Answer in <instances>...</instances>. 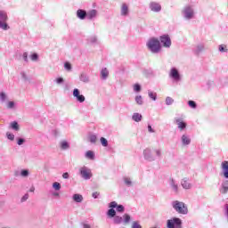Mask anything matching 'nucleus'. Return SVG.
<instances>
[{
    "label": "nucleus",
    "mask_w": 228,
    "mask_h": 228,
    "mask_svg": "<svg viewBox=\"0 0 228 228\" xmlns=\"http://www.w3.org/2000/svg\"><path fill=\"white\" fill-rule=\"evenodd\" d=\"M30 59L32 60V61H37V60H38V53H34L30 55Z\"/></svg>",
    "instance_id": "47"
},
{
    "label": "nucleus",
    "mask_w": 228,
    "mask_h": 228,
    "mask_svg": "<svg viewBox=\"0 0 228 228\" xmlns=\"http://www.w3.org/2000/svg\"><path fill=\"white\" fill-rule=\"evenodd\" d=\"M219 191L223 195L227 194V192H228V180L223 181V183L221 184V188L219 189Z\"/></svg>",
    "instance_id": "20"
},
{
    "label": "nucleus",
    "mask_w": 228,
    "mask_h": 228,
    "mask_svg": "<svg viewBox=\"0 0 228 228\" xmlns=\"http://www.w3.org/2000/svg\"><path fill=\"white\" fill-rule=\"evenodd\" d=\"M135 102L138 104V106H143V98L142 95L135 96Z\"/></svg>",
    "instance_id": "33"
},
{
    "label": "nucleus",
    "mask_w": 228,
    "mask_h": 228,
    "mask_svg": "<svg viewBox=\"0 0 228 228\" xmlns=\"http://www.w3.org/2000/svg\"><path fill=\"white\" fill-rule=\"evenodd\" d=\"M29 191L31 192V193H33V191H35V187H31L30 189H29Z\"/></svg>",
    "instance_id": "62"
},
{
    "label": "nucleus",
    "mask_w": 228,
    "mask_h": 228,
    "mask_svg": "<svg viewBox=\"0 0 228 228\" xmlns=\"http://www.w3.org/2000/svg\"><path fill=\"white\" fill-rule=\"evenodd\" d=\"M87 12L84 9H78L77 11V19H80V20H85V19H86L87 16Z\"/></svg>",
    "instance_id": "19"
},
{
    "label": "nucleus",
    "mask_w": 228,
    "mask_h": 228,
    "mask_svg": "<svg viewBox=\"0 0 228 228\" xmlns=\"http://www.w3.org/2000/svg\"><path fill=\"white\" fill-rule=\"evenodd\" d=\"M146 45L149 51H151V53H152L153 54H158V53L161 51V43L159 39L156 37L150 38L146 43Z\"/></svg>",
    "instance_id": "2"
},
{
    "label": "nucleus",
    "mask_w": 228,
    "mask_h": 228,
    "mask_svg": "<svg viewBox=\"0 0 228 228\" xmlns=\"http://www.w3.org/2000/svg\"><path fill=\"white\" fill-rule=\"evenodd\" d=\"M172 208L176 211V213H179V215H188V207L183 201H173Z\"/></svg>",
    "instance_id": "3"
},
{
    "label": "nucleus",
    "mask_w": 228,
    "mask_h": 228,
    "mask_svg": "<svg viewBox=\"0 0 228 228\" xmlns=\"http://www.w3.org/2000/svg\"><path fill=\"white\" fill-rule=\"evenodd\" d=\"M7 100H8V96L6 95V93L0 92V102H6Z\"/></svg>",
    "instance_id": "34"
},
{
    "label": "nucleus",
    "mask_w": 228,
    "mask_h": 228,
    "mask_svg": "<svg viewBox=\"0 0 228 228\" xmlns=\"http://www.w3.org/2000/svg\"><path fill=\"white\" fill-rule=\"evenodd\" d=\"M182 16L185 20H191L195 17V11L191 5H185L181 11Z\"/></svg>",
    "instance_id": "4"
},
{
    "label": "nucleus",
    "mask_w": 228,
    "mask_h": 228,
    "mask_svg": "<svg viewBox=\"0 0 228 228\" xmlns=\"http://www.w3.org/2000/svg\"><path fill=\"white\" fill-rule=\"evenodd\" d=\"M83 228H92V226H90V224H83Z\"/></svg>",
    "instance_id": "60"
},
{
    "label": "nucleus",
    "mask_w": 228,
    "mask_h": 228,
    "mask_svg": "<svg viewBox=\"0 0 228 228\" xmlns=\"http://www.w3.org/2000/svg\"><path fill=\"white\" fill-rule=\"evenodd\" d=\"M10 127L13 131H19L20 129V126H19V122H17V121L11 122Z\"/></svg>",
    "instance_id": "28"
},
{
    "label": "nucleus",
    "mask_w": 228,
    "mask_h": 228,
    "mask_svg": "<svg viewBox=\"0 0 228 228\" xmlns=\"http://www.w3.org/2000/svg\"><path fill=\"white\" fill-rule=\"evenodd\" d=\"M108 76H110V71L108 70L107 68H102L101 70V77L103 80L108 79Z\"/></svg>",
    "instance_id": "22"
},
{
    "label": "nucleus",
    "mask_w": 228,
    "mask_h": 228,
    "mask_svg": "<svg viewBox=\"0 0 228 228\" xmlns=\"http://www.w3.org/2000/svg\"><path fill=\"white\" fill-rule=\"evenodd\" d=\"M95 17H97V10L92 9L87 12L86 19L88 20H94V19H95Z\"/></svg>",
    "instance_id": "21"
},
{
    "label": "nucleus",
    "mask_w": 228,
    "mask_h": 228,
    "mask_svg": "<svg viewBox=\"0 0 228 228\" xmlns=\"http://www.w3.org/2000/svg\"><path fill=\"white\" fill-rule=\"evenodd\" d=\"M61 149L62 151H67L68 149H70V144H69V142L62 141L61 142Z\"/></svg>",
    "instance_id": "29"
},
{
    "label": "nucleus",
    "mask_w": 228,
    "mask_h": 228,
    "mask_svg": "<svg viewBox=\"0 0 228 228\" xmlns=\"http://www.w3.org/2000/svg\"><path fill=\"white\" fill-rule=\"evenodd\" d=\"M166 104H167V106H172V104H174V100H173V98L170 97V96H167V97L166 98Z\"/></svg>",
    "instance_id": "37"
},
{
    "label": "nucleus",
    "mask_w": 228,
    "mask_h": 228,
    "mask_svg": "<svg viewBox=\"0 0 228 228\" xmlns=\"http://www.w3.org/2000/svg\"><path fill=\"white\" fill-rule=\"evenodd\" d=\"M148 131H149V133H155V131L152 128V126H151V125H148Z\"/></svg>",
    "instance_id": "57"
},
{
    "label": "nucleus",
    "mask_w": 228,
    "mask_h": 228,
    "mask_svg": "<svg viewBox=\"0 0 228 228\" xmlns=\"http://www.w3.org/2000/svg\"><path fill=\"white\" fill-rule=\"evenodd\" d=\"M29 199V194L26 193L25 195L22 196L20 202H26Z\"/></svg>",
    "instance_id": "52"
},
{
    "label": "nucleus",
    "mask_w": 228,
    "mask_h": 228,
    "mask_svg": "<svg viewBox=\"0 0 228 228\" xmlns=\"http://www.w3.org/2000/svg\"><path fill=\"white\" fill-rule=\"evenodd\" d=\"M188 106H190V108H192V110H197V102H195V101L190 100L188 102Z\"/></svg>",
    "instance_id": "36"
},
{
    "label": "nucleus",
    "mask_w": 228,
    "mask_h": 228,
    "mask_svg": "<svg viewBox=\"0 0 228 228\" xmlns=\"http://www.w3.org/2000/svg\"><path fill=\"white\" fill-rule=\"evenodd\" d=\"M181 142L182 145H183V147H186L187 145H190V143H191V138H190V135L184 134L181 137Z\"/></svg>",
    "instance_id": "18"
},
{
    "label": "nucleus",
    "mask_w": 228,
    "mask_h": 228,
    "mask_svg": "<svg viewBox=\"0 0 228 228\" xmlns=\"http://www.w3.org/2000/svg\"><path fill=\"white\" fill-rule=\"evenodd\" d=\"M6 137L8 138V140H11V142H13L15 140V134L10 132L6 133Z\"/></svg>",
    "instance_id": "41"
},
{
    "label": "nucleus",
    "mask_w": 228,
    "mask_h": 228,
    "mask_svg": "<svg viewBox=\"0 0 228 228\" xmlns=\"http://www.w3.org/2000/svg\"><path fill=\"white\" fill-rule=\"evenodd\" d=\"M224 209H225V216H226V218H227V221H228V204L224 205Z\"/></svg>",
    "instance_id": "56"
},
{
    "label": "nucleus",
    "mask_w": 228,
    "mask_h": 228,
    "mask_svg": "<svg viewBox=\"0 0 228 228\" xmlns=\"http://www.w3.org/2000/svg\"><path fill=\"white\" fill-rule=\"evenodd\" d=\"M62 177H63V179H69V175L66 172V173H63L62 174Z\"/></svg>",
    "instance_id": "59"
},
{
    "label": "nucleus",
    "mask_w": 228,
    "mask_h": 228,
    "mask_svg": "<svg viewBox=\"0 0 228 228\" xmlns=\"http://www.w3.org/2000/svg\"><path fill=\"white\" fill-rule=\"evenodd\" d=\"M73 97L77 99V102H85L86 101L85 95L81 94L77 88L73 90Z\"/></svg>",
    "instance_id": "12"
},
{
    "label": "nucleus",
    "mask_w": 228,
    "mask_h": 228,
    "mask_svg": "<svg viewBox=\"0 0 228 228\" xmlns=\"http://www.w3.org/2000/svg\"><path fill=\"white\" fill-rule=\"evenodd\" d=\"M79 174L80 177L82 179H85V181H89V179H92L94 176V174H92V169L86 166H83L82 167L79 168Z\"/></svg>",
    "instance_id": "6"
},
{
    "label": "nucleus",
    "mask_w": 228,
    "mask_h": 228,
    "mask_svg": "<svg viewBox=\"0 0 228 228\" xmlns=\"http://www.w3.org/2000/svg\"><path fill=\"white\" fill-rule=\"evenodd\" d=\"M0 29H4V31H8L10 29V26L6 21H0Z\"/></svg>",
    "instance_id": "31"
},
{
    "label": "nucleus",
    "mask_w": 228,
    "mask_h": 228,
    "mask_svg": "<svg viewBox=\"0 0 228 228\" xmlns=\"http://www.w3.org/2000/svg\"><path fill=\"white\" fill-rule=\"evenodd\" d=\"M53 197H60V193L59 192H53Z\"/></svg>",
    "instance_id": "61"
},
{
    "label": "nucleus",
    "mask_w": 228,
    "mask_h": 228,
    "mask_svg": "<svg viewBox=\"0 0 228 228\" xmlns=\"http://www.w3.org/2000/svg\"><path fill=\"white\" fill-rule=\"evenodd\" d=\"M99 195H100V193L98 191H95V192H93L92 197H93V199H98Z\"/></svg>",
    "instance_id": "55"
},
{
    "label": "nucleus",
    "mask_w": 228,
    "mask_h": 228,
    "mask_svg": "<svg viewBox=\"0 0 228 228\" xmlns=\"http://www.w3.org/2000/svg\"><path fill=\"white\" fill-rule=\"evenodd\" d=\"M143 156L146 161H156V156L152 155V151L149 148L143 151Z\"/></svg>",
    "instance_id": "11"
},
{
    "label": "nucleus",
    "mask_w": 228,
    "mask_h": 228,
    "mask_svg": "<svg viewBox=\"0 0 228 228\" xmlns=\"http://www.w3.org/2000/svg\"><path fill=\"white\" fill-rule=\"evenodd\" d=\"M108 208H110L107 210L106 213L108 218H113V216L117 215V212L124 213V211H126V208L124 207V205H118L117 201H111L110 203H109Z\"/></svg>",
    "instance_id": "1"
},
{
    "label": "nucleus",
    "mask_w": 228,
    "mask_h": 228,
    "mask_svg": "<svg viewBox=\"0 0 228 228\" xmlns=\"http://www.w3.org/2000/svg\"><path fill=\"white\" fill-rule=\"evenodd\" d=\"M24 143H26V139H24L22 137H18L17 138V144L18 145H24Z\"/></svg>",
    "instance_id": "43"
},
{
    "label": "nucleus",
    "mask_w": 228,
    "mask_h": 228,
    "mask_svg": "<svg viewBox=\"0 0 228 228\" xmlns=\"http://www.w3.org/2000/svg\"><path fill=\"white\" fill-rule=\"evenodd\" d=\"M221 168H222V172L224 179H228V161L227 160H224L222 162Z\"/></svg>",
    "instance_id": "16"
},
{
    "label": "nucleus",
    "mask_w": 228,
    "mask_h": 228,
    "mask_svg": "<svg viewBox=\"0 0 228 228\" xmlns=\"http://www.w3.org/2000/svg\"><path fill=\"white\" fill-rule=\"evenodd\" d=\"M181 186L183 190H191V183H190V178L184 177L181 180Z\"/></svg>",
    "instance_id": "14"
},
{
    "label": "nucleus",
    "mask_w": 228,
    "mask_h": 228,
    "mask_svg": "<svg viewBox=\"0 0 228 228\" xmlns=\"http://www.w3.org/2000/svg\"><path fill=\"white\" fill-rule=\"evenodd\" d=\"M123 181H124L126 186H128V187L133 186V181H131V178H129V177H124V178H123Z\"/></svg>",
    "instance_id": "35"
},
{
    "label": "nucleus",
    "mask_w": 228,
    "mask_h": 228,
    "mask_svg": "<svg viewBox=\"0 0 228 228\" xmlns=\"http://www.w3.org/2000/svg\"><path fill=\"white\" fill-rule=\"evenodd\" d=\"M89 142H90L91 143H96V142H97V135H95V134H90V135H89Z\"/></svg>",
    "instance_id": "38"
},
{
    "label": "nucleus",
    "mask_w": 228,
    "mask_h": 228,
    "mask_svg": "<svg viewBox=\"0 0 228 228\" xmlns=\"http://www.w3.org/2000/svg\"><path fill=\"white\" fill-rule=\"evenodd\" d=\"M174 124H176L178 129L181 131H184L185 127L188 126L183 118H175Z\"/></svg>",
    "instance_id": "10"
},
{
    "label": "nucleus",
    "mask_w": 228,
    "mask_h": 228,
    "mask_svg": "<svg viewBox=\"0 0 228 228\" xmlns=\"http://www.w3.org/2000/svg\"><path fill=\"white\" fill-rule=\"evenodd\" d=\"M64 69L69 71L72 70V64H70V62H69V61L65 62Z\"/></svg>",
    "instance_id": "44"
},
{
    "label": "nucleus",
    "mask_w": 228,
    "mask_h": 228,
    "mask_svg": "<svg viewBox=\"0 0 228 228\" xmlns=\"http://www.w3.org/2000/svg\"><path fill=\"white\" fill-rule=\"evenodd\" d=\"M7 108H8L9 110H13V109L15 108V102H9L7 103Z\"/></svg>",
    "instance_id": "48"
},
{
    "label": "nucleus",
    "mask_w": 228,
    "mask_h": 228,
    "mask_svg": "<svg viewBox=\"0 0 228 228\" xmlns=\"http://www.w3.org/2000/svg\"><path fill=\"white\" fill-rule=\"evenodd\" d=\"M167 228H183V220L179 217H173L167 221Z\"/></svg>",
    "instance_id": "7"
},
{
    "label": "nucleus",
    "mask_w": 228,
    "mask_h": 228,
    "mask_svg": "<svg viewBox=\"0 0 228 228\" xmlns=\"http://www.w3.org/2000/svg\"><path fill=\"white\" fill-rule=\"evenodd\" d=\"M154 152H155V154H156V157H157L159 159H161V156H162V154H161V150H159V149L154 150Z\"/></svg>",
    "instance_id": "46"
},
{
    "label": "nucleus",
    "mask_w": 228,
    "mask_h": 228,
    "mask_svg": "<svg viewBox=\"0 0 228 228\" xmlns=\"http://www.w3.org/2000/svg\"><path fill=\"white\" fill-rule=\"evenodd\" d=\"M14 175L17 177V176H19V171H15L14 172Z\"/></svg>",
    "instance_id": "63"
},
{
    "label": "nucleus",
    "mask_w": 228,
    "mask_h": 228,
    "mask_svg": "<svg viewBox=\"0 0 228 228\" xmlns=\"http://www.w3.org/2000/svg\"><path fill=\"white\" fill-rule=\"evenodd\" d=\"M23 60L24 61L28 62V53L26 52L23 53Z\"/></svg>",
    "instance_id": "58"
},
{
    "label": "nucleus",
    "mask_w": 228,
    "mask_h": 228,
    "mask_svg": "<svg viewBox=\"0 0 228 228\" xmlns=\"http://www.w3.org/2000/svg\"><path fill=\"white\" fill-rule=\"evenodd\" d=\"M0 21L8 22V14L4 11H0Z\"/></svg>",
    "instance_id": "24"
},
{
    "label": "nucleus",
    "mask_w": 228,
    "mask_h": 228,
    "mask_svg": "<svg viewBox=\"0 0 228 228\" xmlns=\"http://www.w3.org/2000/svg\"><path fill=\"white\" fill-rule=\"evenodd\" d=\"M79 79L82 83H90V77L86 73H81Z\"/></svg>",
    "instance_id": "25"
},
{
    "label": "nucleus",
    "mask_w": 228,
    "mask_h": 228,
    "mask_svg": "<svg viewBox=\"0 0 228 228\" xmlns=\"http://www.w3.org/2000/svg\"><path fill=\"white\" fill-rule=\"evenodd\" d=\"M204 49H205L204 45L200 44L196 46V49L194 50V53L196 54V56H199V54H200V53H202Z\"/></svg>",
    "instance_id": "27"
},
{
    "label": "nucleus",
    "mask_w": 228,
    "mask_h": 228,
    "mask_svg": "<svg viewBox=\"0 0 228 228\" xmlns=\"http://www.w3.org/2000/svg\"><path fill=\"white\" fill-rule=\"evenodd\" d=\"M142 118L143 117L142 116V114L135 112L132 116V120H134V122H142Z\"/></svg>",
    "instance_id": "26"
},
{
    "label": "nucleus",
    "mask_w": 228,
    "mask_h": 228,
    "mask_svg": "<svg viewBox=\"0 0 228 228\" xmlns=\"http://www.w3.org/2000/svg\"><path fill=\"white\" fill-rule=\"evenodd\" d=\"M74 202L81 203L83 202V195L81 194H74L73 195Z\"/></svg>",
    "instance_id": "30"
},
{
    "label": "nucleus",
    "mask_w": 228,
    "mask_h": 228,
    "mask_svg": "<svg viewBox=\"0 0 228 228\" xmlns=\"http://www.w3.org/2000/svg\"><path fill=\"white\" fill-rule=\"evenodd\" d=\"M134 90L137 93L142 92V86H140V84H135L134 86Z\"/></svg>",
    "instance_id": "45"
},
{
    "label": "nucleus",
    "mask_w": 228,
    "mask_h": 228,
    "mask_svg": "<svg viewBox=\"0 0 228 228\" xmlns=\"http://www.w3.org/2000/svg\"><path fill=\"white\" fill-rule=\"evenodd\" d=\"M100 142L102 145V147H108V139L104 137H101Z\"/></svg>",
    "instance_id": "42"
},
{
    "label": "nucleus",
    "mask_w": 228,
    "mask_h": 228,
    "mask_svg": "<svg viewBox=\"0 0 228 228\" xmlns=\"http://www.w3.org/2000/svg\"><path fill=\"white\" fill-rule=\"evenodd\" d=\"M169 185L170 188L173 190L174 193H179V184L175 183V180L174 178L169 179Z\"/></svg>",
    "instance_id": "17"
},
{
    "label": "nucleus",
    "mask_w": 228,
    "mask_h": 228,
    "mask_svg": "<svg viewBox=\"0 0 228 228\" xmlns=\"http://www.w3.org/2000/svg\"><path fill=\"white\" fill-rule=\"evenodd\" d=\"M148 95L151 101H157L158 100V94L152 91H148Z\"/></svg>",
    "instance_id": "32"
},
{
    "label": "nucleus",
    "mask_w": 228,
    "mask_h": 228,
    "mask_svg": "<svg viewBox=\"0 0 228 228\" xmlns=\"http://www.w3.org/2000/svg\"><path fill=\"white\" fill-rule=\"evenodd\" d=\"M169 77L172 79L173 83H181V81H183V76L175 67L171 68Z\"/></svg>",
    "instance_id": "5"
},
{
    "label": "nucleus",
    "mask_w": 228,
    "mask_h": 228,
    "mask_svg": "<svg viewBox=\"0 0 228 228\" xmlns=\"http://www.w3.org/2000/svg\"><path fill=\"white\" fill-rule=\"evenodd\" d=\"M86 159H90L91 161H94L95 159V152L93 151H87L85 154Z\"/></svg>",
    "instance_id": "23"
},
{
    "label": "nucleus",
    "mask_w": 228,
    "mask_h": 228,
    "mask_svg": "<svg viewBox=\"0 0 228 228\" xmlns=\"http://www.w3.org/2000/svg\"><path fill=\"white\" fill-rule=\"evenodd\" d=\"M120 14L122 17H127L129 15V5L126 3L121 4Z\"/></svg>",
    "instance_id": "15"
},
{
    "label": "nucleus",
    "mask_w": 228,
    "mask_h": 228,
    "mask_svg": "<svg viewBox=\"0 0 228 228\" xmlns=\"http://www.w3.org/2000/svg\"><path fill=\"white\" fill-rule=\"evenodd\" d=\"M112 218H113V224H115L116 225H120L122 222H124V224H129V222H131V216H129V214H125L123 217L120 216L115 215V216H113Z\"/></svg>",
    "instance_id": "8"
},
{
    "label": "nucleus",
    "mask_w": 228,
    "mask_h": 228,
    "mask_svg": "<svg viewBox=\"0 0 228 228\" xmlns=\"http://www.w3.org/2000/svg\"><path fill=\"white\" fill-rule=\"evenodd\" d=\"M159 41L163 47L170 48L172 45V39H170V36L168 35L160 36Z\"/></svg>",
    "instance_id": "9"
},
{
    "label": "nucleus",
    "mask_w": 228,
    "mask_h": 228,
    "mask_svg": "<svg viewBox=\"0 0 228 228\" xmlns=\"http://www.w3.org/2000/svg\"><path fill=\"white\" fill-rule=\"evenodd\" d=\"M53 188L56 190V191H59V190H61V184L58 182H54L53 183Z\"/></svg>",
    "instance_id": "39"
},
{
    "label": "nucleus",
    "mask_w": 228,
    "mask_h": 228,
    "mask_svg": "<svg viewBox=\"0 0 228 228\" xmlns=\"http://www.w3.org/2000/svg\"><path fill=\"white\" fill-rule=\"evenodd\" d=\"M88 41L91 43V44H95V42H97V37H91Z\"/></svg>",
    "instance_id": "53"
},
{
    "label": "nucleus",
    "mask_w": 228,
    "mask_h": 228,
    "mask_svg": "<svg viewBox=\"0 0 228 228\" xmlns=\"http://www.w3.org/2000/svg\"><path fill=\"white\" fill-rule=\"evenodd\" d=\"M150 10L155 13H159V12H161V4L158 2H151Z\"/></svg>",
    "instance_id": "13"
},
{
    "label": "nucleus",
    "mask_w": 228,
    "mask_h": 228,
    "mask_svg": "<svg viewBox=\"0 0 228 228\" xmlns=\"http://www.w3.org/2000/svg\"><path fill=\"white\" fill-rule=\"evenodd\" d=\"M21 177H28L29 175V170L28 169H22L20 171Z\"/></svg>",
    "instance_id": "40"
},
{
    "label": "nucleus",
    "mask_w": 228,
    "mask_h": 228,
    "mask_svg": "<svg viewBox=\"0 0 228 228\" xmlns=\"http://www.w3.org/2000/svg\"><path fill=\"white\" fill-rule=\"evenodd\" d=\"M132 228H142V224L140 223H138V221H134L132 224Z\"/></svg>",
    "instance_id": "49"
},
{
    "label": "nucleus",
    "mask_w": 228,
    "mask_h": 228,
    "mask_svg": "<svg viewBox=\"0 0 228 228\" xmlns=\"http://www.w3.org/2000/svg\"><path fill=\"white\" fill-rule=\"evenodd\" d=\"M218 49L220 53H227V49L224 45H220Z\"/></svg>",
    "instance_id": "50"
},
{
    "label": "nucleus",
    "mask_w": 228,
    "mask_h": 228,
    "mask_svg": "<svg viewBox=\"0 0 228 228\" xmlns=\"http://www.w3.org/2000/svg\"><path fill=\"white\" fill-rule=\"evenodd\" d=\"M20 74L23 81H29V78L28 77V75H26V72L22 71Z\"/></svg>",
    "instance_id": "51"
},
{
    "label": "nucleus",
    "mask_w": 228,
    "mask_h": 228,
    "mask_svg": "<svg viewBox=\"0 0 228 228\" xmlns=\"http://www.w3.org/2000/svg\"><path fill=\"white\" fill-rule=\"evenodd\" d=\"M56 83H57V85H61L62 83H64V79H63V77H58V78H56Z\"/></svg>",
    "instance_id": "54"
}]
</instances>
